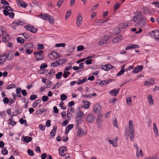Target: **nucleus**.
Listing matches in <instances>:
<instances>
[{
    "label": "nucleus",
    "instance_id": "obj_21",
    "mask_svg": "<svg viewBox=\"0 0 159 159\" xmlns=\"http://www.w3.org/2000/svg\"><path fill=\"white\" fill-rule=\"evenodd\" d=\"M139 48V46L137 45L130 44H129V45L128 47L125 48V49L127 50L129 49H131L133 48L135 49Z\"/></svg>",
    "mask_w": 159,
    "mask_h": 159
},
{
    "label": "nucleus",
    "instance_id": "obj_17",
    "mask_svg": "<svg viewBox=\"0 0 159 159\" xmlns=\"http://www.w3.org/2000/svg\"><path fill=\"white\" fill-rule=\"evenodd\" d=\"M23 111L22 109H19L18 108H16V110L12 113L13 116H16L18 114H20Z\"/></svg>",
    "mask_w": 159,
    "mask_h": 159
},
{
    "label": "nucleus",
    "instance_id": "obj_23",
    "mask_svg": "<svg viewBox=\"0 0 159 159\" xmlns=\"http://www.w3.org/2000/svg\"><path fill=\"white\" fill-rule=\"evenodd\" d=\"M74 125L72 124H70L67 126L66 128L65 134H67L70 130L72 129L74 127Z\"/></svg>",
    "mask_w": 159,
    "mask_h": 159
},
{
    "label": "nucleus",
    "instance_id": "obj_8",
    "mask_svg": "<svg viewBox=\"0 0 159 159\" xmlns=\"http://www.w3.org/2000/svg\"><path fill=\"white\" fill-rule=\"evenodd\" d=\"M82 20L81 15L79 14L76 18V24L78 27H80V26L82 23Z\"/></svg>",
    "mask_w": 159,
    "mask_h": 159
},
{
    "label": "nucleus",
    "instance_id": "obj_42",
    "mask_svg": "<svg viewBox=\"0 0 159 159\" xmlns=\"http://www.w3.org/2000/svg\"><path fill=\"white\" fill-rule=\"evenodd\" d=\"M62 75V72H58L56 75V77L57 79H59L61 77Z\"/></svg>",
    "mask_w": 159,
    "mask_h": 159
},
{
    "label": "nucleus",
    "instance_id": "obj_3",
    "mask_svg": "<svg viewBox=\"0 0 159 159\" xmlns=\"http://www.w3.org/2000/svg\"><path fill=\"white\" fill-rule=\"evenodd\" d=\"M76 125L75 127L76 129L78 128L80 123H82L83 122V117L76 116H75Z\"/></svg>",
    "mask_w": 159,
    "mask_h": 159
},
{
    "label": "nucleus",
    "instance_id": "obj_15",
    "mask_svg": "<svg viewBox=\"0 0 159 159\" xmlns=\"http://www.w3.org/2000/svg\"><path fill=\"white\" fill-rule=\"evenodd\" d=\"M14 52L12 51H10L9 52L8 54H7V60L10 61L14 57Z\"/></svg>",
    "mask_w": 159,
    "mask_h": 159
},
{
    "label": "nucleus",
    "instance_id": "obj_52",
    "mask_svg": "<svg viewBox=\"0 0 159 159\" xmlns=\"http://www.w3.org/2000/svg\"><path fill=\"white\" fill-rule=\"evenodd\" d=\"M120 5L118 2H116L114 5L113 8V10L114 11H116L119 7Z\"/></svg>",
    "mask_w": 159,
    "mask_h": 159
},
{
    "label": "nucleus",
    "instance_id": "obj_48",
    "mask_svg": "<svg viewBox=\"0 0 159 159\" xmlns=\"http://www.w3.org/2000/svg\"><path fill=\"white\" fill-rule=\"evenodd\" d=\"M2 153L3 155H7L8 154V151L7 150L6 148H3V149H2Z\"/></svg>",
    "mask_w": 159,
    "mask_h": 159
},
{
    "label": "nucleus",
    "instance_id": "obj_44",
    "mask_svg": "<svg viewBox=\"0 0 159 159\" xmlns=\"http://www.w3.org/2000/svg\"><path fill=\"white\" fill-rule=\"evenodd\" d=\"M134 146L136 150V156L138 157L139 156V154H138V151L139 149V147L138 146L137 144L136 143H134Z\"/></svg>",
    "mask_w": 159,
    "mask_h": 159
},
{
    "label": "nucleus",
    "instance_id": "obj_50",
    "mask_svg": "<svg viewBox=\"0 0 159 159\" xmlns=\"http://www.w3.org/2000/svg\"><path fill=\"white\" fill-rule=\"evenodd\" d=\"M22 35H23L25 39H27L30 38V35L27 33H23L22 34Z\"/></svg>",
    "mask_w": 159,
    "mask_h": 159
},
{
    "label": "nucleus",
    "instance_id": "obj_56",
    "mask_svg": "<svg viewBox=\"0 0 159 159\" xmlns=\"http://www.w3.org/2000/svg\"><path fill=\"white\" fill-rule=\"evenodd\" d=\"M3 102L4 104H8L9 102V100L7 98L5 97L3 99Z\"/></svg>",
    "mask_w": 159,
    "mask_h": 159
},
{
    "label": "nucleus",
    "instance_id": "obj_27",
    "mask_svg": "<svg viewBox=\"0 0 159 159\" xmlns=\"http://www.w3.org/2000/svg\"><path fill=\"white\" fill-rule=\"evenodd\" d=\"M16 2L17 3H19L20 6L22 7L23 8H25L27 6V4L24 2H20V0H16Z\"/></svg>",
    "mask_w": 159,
    "mask_h": 159
},
{
    "label": "nucleus",
    "instance_id": "obj_31",
    "mask_svg": "<svg viewBox=\"0 0 159 159\" xmlns=\"http://www.w3.org/2000/svg\"><path fill=\"white\" fill-rule=\"evenodd\" d=\"M136 13L137 14L136 15V16H134L133 18V20L135 22H136L138 20V16L139 15H142V12L140 11H138V12H136Z\"/></svg>",
    "mask_w": 159,
    "mask_h": 159
},
{
    "label": "nucleus",
    "instance_id": "obj_39",
    "mask_svg": "<svg viewBox=\"0 0 159 159\" xmlns=\"http://www.w3.org/2000/svg\"><path fill=\"white\" fill-rule=\"evenodd\" d=\"M5 33V31L3 29V28L2 27H0V37L2 35H4V34Z\"/></svg>",
    "mask_w": 159,
    "mask_h": 159
},
{
    "label": "nucleus",
    "instance_id": "obj_9",
    "mask_svg": "<svg viewBox=\"0 0 159 159\" xmlns=\"http://www.w3.org/2000/svg\"><path fill=\"white\" fill-rule=\"evenodd\" d=\"M123 38L124 36L122 35L118 36L114 38L112 40V42L114 43H118L123 39Z\"/></svg>",
    "mask_w": 159,
    "mask_h": 159
},
{
    "label": "nucleus",
    "instance_id": "obj_19",
    "mask_svg": "<svg viewBox=\"0 0 159 159\" xmlns=\"http://www.w3.org/2000/svg\"><path fill=\"white\" fill-rule=\"evenodd\" d=\"M147 19L145 17H143L141 18L139 20V23L142 26H144L146 23Z\"/></svg>",
    "mask_w": 159,
    "mask_h": 159
},
{
    "label": "nucleus",
    "instance_id": "obj_30",
    "mask_svg": "<svg viewBox=\"0 0 159 159\" xmlns=\"http://www.w3.org/2000/svg\"><path fill=\"white\" fill-rule=\"evenodd\" d=\"M153 127L154 132L155 133V136H157L158 134V130L157 128V126L155 123L153 124Z\"/></svg>",
    "mask_w": 159,
    "mask_h": 159
},
{
    "label": "nucleus",
    "instance_id": "obj_62",
    "mask_svg": "<svg viewBox=\"0 0 159 159\" xmlns=\"http://www.w3.org/2000/svg\"><path fill=\"white\" fill-rule=\"evenodd\" d=\"M48 99V97L44 95L42 97V101L43 102H46Z\"/></svg>",
    "mask_w": 159,
    "mask_h": 159
},
{
    "label": "nucleus",
    "instance_id": "obj_29",
    "mask_svg": "<svg viewBox=\"0 0 159 159\" xmlns=\"http://www.w3.org/2000/svg\"><path fill=\"white\" fill-rule=\"evenodd\" d=\"M125 64L123 65L121 67L120 70L118 72L117 75V76H120L122 74H123L125 72Z\"/></svg>",
    "mask_w": 159,
    "mask_h": 159
},
{
    "label": "nucleus",
    "instance_id": "obj_36",
    "mask_svg": "<svg viewBox=\"0 0 159 159\" xmlns=\"http://www.w3.org/2000/svg\"><path fill=\"white\" fill-rule=\"evenodd\" d=\"M126 104L128 105H130L132 103L131 98V97H127L126 99Z\"/></svg>",
    "mask_w": 159,
    "mask_h": 159
},
{
    "label": "nucleus",
    "instance_id": "obj_10",
    "mask_svg": "<svg viewBox=\"0 0 159 159\" xmlns=\"http://www.w3.org/2000/svg\"><path fill=\"white\" fill-rule=\"evenodd\" d=\"M108 40V38L107 37L104 36L102 37L99 41L98 44L100 45H103L106 43Z\"/></svg>",
    "mask_w": 159,
    "mask_h": 159
},
{
    "label": "nucleus",
    "instance_id": "obj_33",
    "mask_svg": "<svg viewBox=\"0 0 159 159\" xmlns=\"http://www.w3.org/2000/svg\"><path fill=\"white\" fill-rule=\"evenodd\" d=\"M49 15L46 14H41L40 16L39 15V16L41 17V18L43 19L44 20H47L48 19V16Z\"/></svg>",
    "mask_w": 159,
    "mask_h": 159
},
{
    "label": "nucleus",
    "instance_id": "obj_53",
    "mask_svg": "<svg viewBox=\"0 0 159 159\" xmlns=\"http://www.w3.org/2000/svg\"><path fill=\"white\" fill-rule=\"evenodd\" d=\"M66 46V44L65 43H57L55 45V46L56 47H64Z\"/></svg>",
    "mask_w": 159,
    "mask_h": 159
},
{
    "label": "nucleus",
    "instance_id": "obj_24",
    "mask_svg": "<svg viewBox=\"0 0 159 159\" xmlns=\"http://www.w3.org/2000/svg\"><path fill=\"white\" fill-rule=\"evenodd\" d=\"M148 101L149 104L151 105L154 104L153 99L152 95H150L147 97Z\"/></svg>",
    "mask_w": 159,
    "mask_h": 159
},
{
    "label": "nucleus",
    "instance_id": "obj_25",
    "mask_svg": "<svg viewBox=\"0 0 159 159\" xmlns=\"http://www.w3.org/2000/svg\"><path fill=\"white\" fill-rule=\"evenodd\" d=\"M57 128V126H54L53 129L52 130L50 133V134L51 135L52 137H53L55 136L56 133Z\"/></svg>",
    "mask_w": 159,
    "mask_h": 159
},
{
    "label": "nucleus",
    "instance_id": "obj_13",
    "mask_svg": "<svg viewBox=\"0 0 159 159\" xmlns=\"http://www.w3.org/2000/svg\"><path fill=\"white\" fill-rule=\"evenodd\" d=\"M143 66H138L134 69V70H133V72L134 73H137L142 70L143 69Z\"/></svg>",
    "mask_w": 159,
    "mask_h": 159
},
{
    "label": "nucleus",
    "instance_id": "obj_34",
    "mask_svg": "<svg viewBox=\"0 0 159 159\" xmlns=\"http://www.w3.org/2000/svg\"><path fill=\"white\" fill-rule=\"evenodd\" d=\"M41 102V100L40 99H38L36 100L33 103V107L34 108L36 107L38 104L40 103Z\"/></svg>",
    "mask_w": 159,
    "mask_h": 159
},
{
    "label": "nucleus",
    "instance_id": "obj_40",
    "mask_svg": "<svg viewBox=\"0 0 159 159\" xmlns=\"http://www.w3.org/2000/svg\"><path fill=\"white\" fill-rule=\"evenodd\" d=\"M18 26V25H17V24L15 21L13 22L11 25V26L12 27L14 30L16 29V27Z\"/></svg>",
    "mask_w": 159,
    "mask_h": 159
},
{
    "label": "nucleus",
    "instance_id": "obj_35",
    "mask_svg": "<svg viewBox=\"0 0 159 159\" xmlns=\"http://www.w3.org/2000/svg\"><path fill=\"white\" fill-rule=\"evenodd\" d=\"M59 65H62L65 64L67 61V60L66 59H62L59 60L58 61Z\"/></svg>",
    "mask_w": 159,
    "mask_h": 159
},
{
    "label": "nucleus",
    "instance_id": "obj_46",
    "mask_svg": "<svg viewBox=\"0 0 159 159\" xmlns=\"http://www.w3.org/2000/svg\"><path fill=\"white\" fill-rule=\"evenodd\" d=\"M102 115H100L98 116L97 120V123L98 124L100 122L102 121Z\"/></svg>",
    "mask_w": 159,
    "mask_h": 159
},
{
    "label": "nucleus",
    "instance_id": "obj_22",
    "mask_svg": "<svg viewBox=\"0 0 159 159\" xmlns=\"http://www.w3.org/2000/svg\"><path fill=\"white\" fill-rule=\"evenodd\" d=\"M21 140H23V141L28 143L32 140V139L31 137L29 136H23L21 138Z\"/></svg>",
    "mask_w": 159,
    "mask_h": 159
},
{
    "label": "nucleus",
    "instance_id": "obj_28",
    "mask_svg": "<svg viewBox=\"0 0 159 159\" xmlns=\"http://www.w3.org/2000/svg\"><path fill=\"white\" fill-rule=\"evenodd\" d=\"M87 121L90 123L93 122V117L92 115H89L86 118Z\"/></svg>",
    "mask_w": 159,
    "mask_h": 159
},
{
    "label": "nucleus",
    "instance_id": "obj_18",
    "mask_svg": "<svg viewBox=\"0 0 159 159\" xmlns=\"http://www.w3.org/2000/svg\"><path fill=\"white\" fill-rule=\"evenodd\" d=\"M154 79L152 78L151 79H148V81L144 82V85L147 86L150 85L154 83Z\"/></svg>",
    "mask_w": 159,
    "mask_h": 159
},
{
    "label": "nucleus",
    "instance_id": "obj_2",
    "mask_svg": "<svg viewBox=\"0 0 159 159\" xmlns=\"http://www.w3.org/2000/svg\"><path fill=\"white\" fill-rule=\"evenodd\" d=\"M48 57L52 60H56L60 57V55L56 52H52L48 55Z\"/></svg>",
    "mask_w": 159,
    "mask_h": 159
},
{
    "label": "nucleus",
    "instance_id": "obj_26",
    "mask_svg": "<svg viewBox=\"0 0 159 159\" xmlns=\"http://www.w3.org/2000/svg\"><path fill=\"white\" fill-rule=\"evenodd\" d=\"M25 49H30L33 50V46L32 44L31 43H28L25 45Z\"/></svg>",
    "mask_w": 159,
    "mask_h": 159
},
{
    "label": "nucleus",
    "instance_id": "obj_37",
    "mask_svg": "<svg viewBox=\"0 0 159 159\" xmlns=\"http://www.w3.org/2000/svg\"><path fill=\"white\" fill-rule=\"evenodd\" d=\"M16 87V86L15 84H12L8 85L7 87V89L9 90L13 88H15Z\"/></svg>",
    "mask_w": 159,
    "mask_h": 159
},
{
    "label": "nucleus",
    "instance_id": "obj_51",
    "mask_svg": "<svg viewBox=\"0 0 159 159\" xmlns=\"http://www.w3.org/2000/svg\"><path fill=\"white\" fill-rule=\"evenodd\" d=\"M45 111V110L44 108H42L40 110L37 111L36 112H37V113L39 115H40L42 113L44 112Z\"/></svg>",
    "mask_w": 159,
    "mask_h": 159
},
{
    "label": "nucleus",
    "instance_id": "obj_4",
    "mask_svg": "<svg viewBox=\"0 0 159 159\" xmlns=\"http://www.w3.org/2000/svg\"><path fill=\"white\" fill-rule=\"evenodd\" d=\"M25 28L28 31L32 32L34 33H35L37 31V29L30 24H28L27 25L25 26Z\"/></svg>",
    "mask_w": 159,
    "mask_h": 159
},
{
    "label": "nucleus",
    "instance_id": "obj_41",
    "mask_svg": "<svg viewBox=\"0 0 159 159\" xmlns=\"http://www.w3.org/2000/svg\"><path fill=\"white\" fill-rule=\"evenodd\" d=\"M17 41L18 43H23L24 42V40L22 38L19 37L17 38Z\"/></svg>",
    "mask_w": 159,
    "mask_h": 159
},
{
    "label": "nucleus",
    "instance_id": "obj_45",
    "mask_svg": "<svg viewBox=\"0 0 159 159\" xmlns=\"http://www.w3.org/2000/svg\"><path fill=\"white\" fill-rule=\"evenodd\" d=\"M128 26V25L126 23H123L120 24V28L122 29L126 28Z\"/></svg>",
    "mask_w": 159,
    "mask_h": 159
},
{
    "label": "nucleus",
    "instance_id": "obj_58",
    "mask_svg": "<svg viewBox=\"0 0 159 159\" xmlns=\"http://www.w3.org/2000/svg\"><path fill=\"white\" fill-rule=\"evenodd\" d=\"M37 96L35 94L31 95L30 97V99L31 100H34L37 98Z\"/></svg>",
    "mask_w": 159,
    "mask_h": 159
},
{
    "label": "nucleus",
    "instance_id": "obj_38",
    "mask_svg": "<svg viewBox=\"0 0 159 159\" xmlns=\"http://www.w3.org/2000/svg\"><path fill=\"white\" fill-rule=\"evenodd\" d=\"M55 72V70L54 69H52L47 75L49 77H50L52 75H54Z\"/></svg>",
    "mask_w": 159,
    "mask_h": 159
},
{
    "label": "nucleus",
    "instance_id": "obj_32",
    "mask_svg": "<svg viewBox=\"0 0 159 159\" xmlns=\"http://www.w3.org/2000/svg\"><path fill=\"white\" fill-rule=\"evenodd\" d=\"M87 80V79L86 78H83V79L82 80H81L80 79H78L77 84H84L86 81Z\"/></svg>",
    "mask_w": 159,
    "mask_h": 159
},
{
    "label": "nucleus",
    "instance_id": "obj_5",
    "mask_svg": "<svg viewBox=\"0 0 159 159\" xmlns=\"http://www.w3.org/2000/svg\"><path fill=\"white\" fill-rule=\"evenodd\" d=\"M93 110L96 113L98 114L102 111V107L99 104L96 103L94 105Z\"/></svg>",
    "mask_w": 159,
    "mask_h": 159
},
{
    "label": "nucleus",
    "instance_id": "obj_43",
    "mask_svg": "<svg viewBox=\"0 0 159 159\" xmlns=\"http://www.w3.org/2000/svg\"><path fill=\"white\" fill-rule=\"evenodd\" d=\"M48 17V18L47 20H48L49 22L50 23L52 24L53 23L54 20L53 17L50 15H49Z\"/></svg>",
    "mask_w": 159,
    "mask_h": 159
},
{
    "label": "nucleus",
    "instance_id": "obj_12",
    "mask_svg": "<svg viewBox=\"0 0 159 159\" xmlns=\"http://www.w3.org/2000/svg\"><path fill=\"white\" fill-rule=\"evenodd\" d=\"M142 10L143 13L145 15H148L151 13V12L149 8L147 6H143Z\"/></svg>",
    "mask_w": 159,
    "mask_h": 159
},
{
    "label": "nucleus",
    "instance_id": "obj_54",
    "mask_svg": "<svg viewBox=\"0 0 159 159\" xmlns=\"http://www.w3.org/2000/svg\"><path fill=\"white\" fill-rule=\"evenodd\" d=\"M71 14V11H68L66 12L65 16V19L66 20L68 18V17Z\"/></svg>",
    "mask_w": 159,
    "mask_h": 159
},
{
    "label": "nucleus",
    "instance_id": "obj_61",
    "mask_svg": "<svg viewBox=\"0 0 159 159\" xmlns=\"http://www.w3.org/2000/svg\"><path fill=\"white\" fill-rule=\"evenodd\" d=\"M48 66L47 65L46 63H42L40 66V68L41 69H43V68H46Z\"/></svg>",
    "mask_w": 159,
    "mask_h": 159
},
{
    "label": "nucleus",
    "instance_id": "obj_16",
    "mask_svg": "<svg viewBox=\"0 0 159 159\" xmlns=\"http://www.w3.org/2000/svg\"><path fill=\"white\" fill-rule=\"evenodd\" d=\"M119 89H115L109 92L110 94L112 96H116L117 94L119 93Z\"/></svg>",
    "mask_w": 159,
    "mask_h": 159
},
{
    "label": "nucleus",
    "instance_id": "obj_1",
    "mask_svg": "<svg viewBox=\"0 0 159 159\" xmlns=\"http://www.w3.org/2000/svg\"><path fill=\"white\" fill-rule=\"evenodd\" d=\"M129 136L131 141L134 140V127L132 120H130L129 123Z\"/></svg>",
    "mask_w": 159,
    "mask_h": 159
},
{
    "label": "nucleus",
    "instance_id": "obj_57",
    "mask_svg": "<svg viewBox=\"0 0 159 159\" xmlns=\"http://www.w3.org/2000/svg\"><path fill=\"white\" fill-rule=\"evenodd\" d=\"M59 64L58 62L57 61H56L54 62H53L51 63V65L53 67H56L58 66Z\"/></svg>",
    "mask_w": 159,
    "mask_h": 159
},
{
    "label": "nucleus",
    "instance_id": "obj_64",
    "mask_svg": "<svg viewBox=\"0 0 159 159\" xmlns=\"http://www.w3.org/2000/svg\"><path fill=\"white\" fill-rule=\"evenodd\" d=\"M15 21L16 22V23L17 24V25H18V26L19 25H22L23 24V22H22L20 20H16Z\"/></svg>",
    "mask_w": 159,
    "mask_h": 159
},
{
    "label": "nucleus",
    "instance_id": "obj_60",
    "mask_svg": "<svg viewBox=\"0 0 159 159\" xmlns=\"http://www.w3.org/2000/svg\"><path fill=\"white\" fill-rule=\"evenodd\" d=\"M84 115V113L82 112L80 110H79L77 113L76 115V116H80V117H83Z\"/></svg>",
    "mask_w": 159,
    "mask_h": 159
},
{
    "label": "nucleus",
    "instance_id": "obj_63",
    "mask_svg": "<svg viewBox=\"0 0 159 159\" xmlns=\"http://www.w3.org/2000/svg\"><path fill=\"white\" fill-rule=\"evenodd\" d=\"M113 124L114 125L115 127L116 128L118 127V126L117 122V120L116 119V118L115 117V119L113 120Z\"/></svg>",
    "mask_w": 159,
    "mask_h": 159
},
{
    "label": "nucleus",
    "instance_id": "obj_59",
    "mask_svg": "<svg viewBox=\"0 0 159 159\" xmlns=\"http://www.w3.org/2000/svg\"><path fill=\"white\" fill-rule=\"evenodd\" d=\"M28 154L30 156H33L34 155V153L32 150L30 149H28Z\"/></svg>",
    "mask_w": 159,
    "mask_h": 159
},
{
    "label": "nucleus",
    "instance_id": "obj_55",
    "mask_svg": "<svg viewBox=\"0 0 159 159\" xmlns=\"http://www.w3.org/2000/svg\"><path fill=\"white\" fill-rule=\"evenodd\" d=\"M67 98V96L65 94H62L61 96V99L62 101H64Z\"/></svg>",
    "mask_w": 159,
    "mask_h": 159
},
{
    "label": "nucleus",
    "instance_id": "obj_47",
    "mask_svg": "<svg viewBox=\"0 0 159 159\" xmlns=\"http://www.w3.org/2000/svg\"><path fill=\"white\" fill-rule=\"evenodd\" d=\"M114 66L110 64L106 65V71L109 70L110 69L113 68Z\"/></svg>",
    "mask_w": 159,
    "mask_h": 159
},
{
    "label": "nucleus",
    "instance_id": "obj_11",
    "mask_svg": "<svg viewBox=\"0 0 159 159\" xmlns=\"http://www.w3.org/2000/svg\"><path fill=\"white\" fill-rule=\"evenodd\" d=\"M7 53H3L0 56V64H2L5 61L7 58Z\"/></svg>",
    "mask_w": 159,
    "mask_h": 159
},
{
    "label": "nucleus",
    "instance_id": "obj_20",
    "mask_svg": "<svg viewBox=\"0 0 159 159\" xmlns=\"http://www.w3.org/2000/svg\"><path fill=\"white\" fill-rule=\"evenodd\" d=\"M3 36L2 39V41L4 42H8L10 39V36L9 35L5 33Z\"/></svg>",
    "mask_w": 159,
    "mask_h": 159
},
{
    "label": "nucleus",
    "instance_id": "obj_7",
    "mask_svg": "<svg viewBox=\"0 0 159 159\" xmlns=\"http://www.w3.org/2000/svg\"><path fill=\"white\" fill-rule=\"evenodd\" d=\"M43 52L42 50L39 51L38 53L37 54L35 57V59L37 61H39L42 60L44 58V56L43 54Z\"/></svg>",
    "mask_w": 159,
    "mask_h": 159
},
{
    "label": "nucleus",
    "instance_id": "obj_14",
    "mask_svg": "<svg viewBox=\"0 0 159 159\" xmlns=\"http://www.w3.org/2000/svg\"><path fill=\"white\" fill-rule=\"evenodd\" d=\"M84 131L81 128H80L78 129L77 136L81 137L84 135Z\"/></svg>",
    "mask_w": 159,
    "mask_h": 159
},
{
    "label": "nucleus",
    "instance_id": "obj_49",
    "mask_svg": "<svg viewBox=\"0 0 159 159\" xmlns=\"http://www.w3.org/2000/svg\"><path fill=\"white\" fill-rule=\"evenodd\" d=\"M3 7L5 9V10H7V11H13V9L9 6H6L5 7Z\"/></svg>",
    "mask_w": 159,
    "mask_h": 159
},
{
    "label": "nucleus",
    "instance_id": "obj_6",
    "mask_svg": "<svg viewBox=\"0 0 159 159\" xmlns=\"http://www.w3.org/2000/svg\"><path fill=\"white\" fill-rule=\"evenodd\" d=\"M151 37L156 39H159V31L157 30H155L150 32Z\"/></svg>",
    "mask_w": 159,
    "mask_h": 159
}]
</instances>
